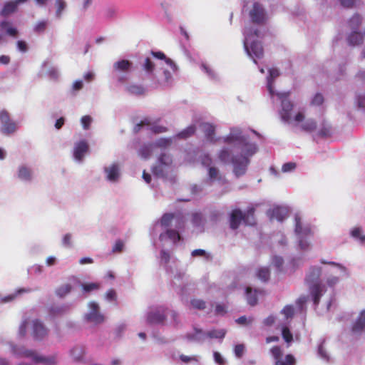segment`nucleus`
Here are the masks:
<instances>
[{
    "label": "nucleus",
    "mask_w": 365,
    "mask_h": 365,
    "mask_svg": "<svg viewBox=\"0 0 365 365\" xmlns=\"http://www.w3.org/2000/svg\"><path fill=\"white\" fill-rule=\"evenodd\" d=\"M282 337L285 340L286 342L289 343L293 340L292 334L291 333L289 329L287 327L282 328Z\"/></svg>",
    "instance_id": "nucleus-44"
},
{
    "label": "nucleus",
    "mask_w": 365,
    "mask_h": 365,
    "mask_svg": "<svg viewBox=\"0 0 365 365\" xmlns=\"http://www.w3.org/2000/svg\"><path fill=\"white\" fill-rule=\"evenodd\" d=\"M322 269L319 267H312L306 277V282L309 286L310 294L312 296L314 304H319L324 286L319 282Z\"/></svg>",
    "instance_id": "nucleus-2"
},
{
    "label": "nucleus",
    "mask_w": 365,
    "mask_h": 365,
    "mask_svg": "<svg viewBox=\"0 0 365 365\" xmlns=\"http://www.w3.org/2000/svg\"><path fill=\"white\" fill-rule=\"evenodd\" d=\"M357 103L359 107L365 108V96L359 95L357 96Z\"/></svg>",
    "instance_id": "nucleus-64"
},
{
    "label": "nucleus",
    "mask_w": 365,
    "mask_h": 365,
    "mask_svg": "<svg viewBox=\"0 0 365 365\" xmlns=\"http://www.w3.org/2000/svg\"><path fill=\"white\" fill-rule=\"evenodd\" d=\"M89 312L86 314L84 316L85 319L88 322L93 323L94 324H99L104 322V316L99 312V306L95 302H91L88 304Z\"/></svg>",
    "instance_id": "nucleus-7"
},
{
    "label": "nucleus",
    "mask_w": 365,
    "mask_h": 365,
    "mask_svg": "<svg viewBox=\"0 0 365 365\" xmlns=\"http://www.w3.org/2000/svg\"><path fill=\"white\" fill-rule=\"evenodd\" d=\"M351 235L353 237L356 239H359L361 242H365V235H361V229L359 227H355L354 228L351 232Z\"/></svg>",
    "instance_id": "nucleus-43"
},
{
    "label": "nucleus",
    "mask_w": 365,
    "mask_h": 365,
    "mask_svg": "<svg viewBox=\"0 0 365 365\" xmlns=\"http://www.w3.org/2000/svg\"><path fill=\"white\" fill-rule=\"evenodd\" d=\"M11 351L17 357L31 358L35 363H42L44 365H54L56 363L55 356H39L35 351L26 349L23 346H12Z\"/></svg>",
    "instance_id": "nucleus-4"
},
{
    "label": "nucleus",
    "mask_w": 365,
    "mask_h": 365,
    "mask_svg": "<svg viewBox=\"0 0 365 365\" xmlns=\"http://www.w3.org/2000/svg\"><path fill=\"white\" fill-rule=\"evenodd\" d=\"M249 14L251 21L254 24H263L266 21L267 16L265 10L262 5L258 2L254 3Z\"/></svg>",
    "instance_id": "nucleus-8"
},
{
    "label": "nucleus",
    "mask_w": 365,
    "mask_h": 365,
    "mask_svg": "<svg viewBox=\"0 0 365 365\" xmlns=\"http://www.w3.org/2000/svg\"><path fill=\"white\" fill-rule=\"evenodd\" d=\"M150 54L154 57V58H156L158 59H160V60H165L166 58V56L165 54L162 52V51H151L150 52Z\"/></svg>",
    "instance_id": "nucleus-59"
},
{
    "label": "nucleus",
    "mask_w": 365,
    "mask_h": 365,
    "mask_svg": "<svg viewBox=\"0 0 365 365\" xmlns=\"http://www.w3.org/2000/svg\"><path fill=\"white\" fill-rule=\"evenodd\" d=\"M72 289V287L69 284H63L59 287L56 290V293L58 296L63 297L68 294Z\"/></svg>",
    "instance_id": "nucleus-33"
},
{
    "label": "nucleus",
    "mask_w": 365,
    "mask_h": 365,
    "mask_svg": "<svg viewBox=\"0 0 365 365\" xmlns=\"http://www.w3.org/2000/svg\"><path fill=\"white\" fill-rule=\"evenodd\" d=\"M62 242L64 246L70 247L71 245V235L69 233L65 235Z\"/></svg>",
    "instance_id": "nucleus-61"
},
{
    "label": "nucleus",
    "mask_w": 365,
    "mask_h": 365,
    "mask_svg": "<svg viewBox=\"0 0 365 365\" xmlns=\"http://www.w3.org/2000/svg\"><path fill=\"white\" fill-rule=\"evenodd\" d=\"M31 292L30 289H25V288L19 289L14 294H9V295L5 297L4 298H3L2 302H11V301L14 300L19 294H21L22 293H26V292Z\"/></svg>",
    "instance_id": "nucleus-32"
},
{
    "label": "nucleus",
    "mask_w": 365,
    "mask_h": 365,
    "mask_svg": "<svg viewBox=\"0 0 365 365\" xmlns=\"http://www.w3.org/2000/svg\"><path fill=\"white\" fill-rule=\"evenodd\" d=\"M294 221V232L299 239V247L302 250H307L310 245V242L308 240L313 235L311 227L308 225L303 226L301 217L299 215H295Z\"/></svg>",
    "instance_id": "nucleus-3"
},
{
    "label": "nucleus",
    "mask_w": 365,
    "mask_h": 365,
    "mask_svg": "<svg viewBox=\"0 0 365 365\" xmlns=\"http://www.w3.org/2000/svg\"><path fill=\"white\" fill-rule=\"evenodd\" d=\"M9 36H12V37H16L17 35H18V30L14 28V27H12L11 26L8 27V29H6V32Z\"/></svg>",
    "instance_id": "nucleus-63"
},
{
    "label": "nucleus",
    "mask_w": 365,
    "mask_h": 365,
    "mask_svg": "<svg viewBox=\"0 0 365 365\" xmlns=\"http://www.w3.org/2000/svg\"><path fill=\"white\" fill-rule=\"evenodd\" d=\"M16 46L19 51L25 53L28 51V45L25 41L19 40L16 42Z\"/></svg>",
    "instance_id": "nucleus-54"
},
{
    "label": "nucleus",
    "mask_w": 365,
    "mask_h": 365,
    "mask_svg": "<svg viewBox=\"0 0 365 365\" xmlns=\"http://www.w3.org/2000/svg\"><path fill=\"white\" fill-rule=\"evenodd\" d=\"M166 319L165 309L160 308L155 312H151L148 314L147 321L150 324H163Z\"/></svg>",
    "instance_id": "nucleus-10"
},
{
    "label": "nucleus",
    "mask_w": 365,
    "mask_h": 365,
    "mask_svg": "<svg viewBox=\"0 0 365 365\" xmlns=\"http://www.w3.org/2000/svg\"><path fill=\"white\" fill-rule=\"evenodd\" d=\"M140 65L141 68L148 74H152L155 71V65L149 57H146Z\"/></svg>",
    "instance_id": "nucleus-25"
},
{
    "label": "nucleus",
    "mask_w": 365,
    "mask_h": 365,
    "mask_svg": "<svg viewBox=\"0 0 365 365\" xmlns=\"http://www.w3.org/2000/svg\"><path fill=\"white\" fill-rule=\"evenodd\" d=\"M295 364V359L292 354H287L285 356V361L282 358L275 361V365H294Z\"/></svg>",
    "instance_id": "nucleus-36"
},
{
    "label": "nucleus",
    "mask_w": 365,
    "mask_h": 365,
    "mask_svg": "<svg viewBox=\"0 0 365 365\" xmlns=\"http://www.w3.org/2000/svg\"><path fill=\"white\" fill-rule=\"evenodd\" d=\"M257 277L262 282H267L270 277L269 269L267 267H262L257 270Z\"/></svg>",
    "instance_id": "nucleus-31"
},
{
    "label": "nucleus",
    "mask_w": 365,
    "mask_h": 365,
    "mask_svg": "<svg viewBox=\"0 0 365 365\" xmlns=\"http://www.w3.org/2000/svg\"><path fill=\"white\" fill-rule=\"evenodd\" d=\"M159 161L162 165L168 166L172 163V158L169 155L163 153L159 157Z\"/></svg>",
    "instance_id": "nucleus-49"
},
{
    "label": "nucleus",
    "mask_w": 365,
    "mask_h": 365,
    "mask_svg": "<svg viewBox=\"0 0 365 365\" xmlns=\"http://www.w3.org/2000/svg\"><path fill=\"white\" fill-rule=\"evenodd\" d=\"M18 177L22 180L29 181L31 180V171L26 166H21L19 168Z\"/></svg>",
    "instance_id": "nucleus-29"
},
{
    "label": "nucleus",
    "mask_w": 365,
    "mask_h": 365,
    "mask_svg": "<svg viewBox=\"0 0 365 365\" xmlns=\"http://www.w3.org/2000/svg\"><path fill=\"white\" fill-rule=\"evenodd\" d=\"M132 67V63L128 60H120L113 64V69L118 72H128Z\"/></svg>",
    "instance_id": "nucleus-19"
},
{
    "label": "nucleus",
    "mask_w": 365,
    "mask_h": 365,
    "mask_svg": "<svg viewBox=\"0 0 365 365\" xmlns=\"http://www.w3.org/2000/svg\"><path fill=\"white\" fill-rule=\"evenodd\" d=\"M245 47L248 55L253 58V61L255 63H257L255 58H259L262 57L264 51L260 42L253 41L251 43L250 48L247 47L246 43H245Z\"/></svg>",
    "instance_id": "nucleus-9"
},
{
    "label": "nucleus",
    "mask_w": 365,
    "mask_h": 365,
    "mask_svg": "<svg viewBox=\"0 0 365 365\" xmlns=\"http://www.w3.org/2000/svg\"><path fill=\"white\" fill-rule=\"evenodd\" d=\"M201 128L205 133V135L207 140L210 142H215V127L208 123H204L201 124Z\"/></svg>",
    "instance_id": "nucleus-18"
},
{
    "label": "nucleus",
    "mask_w": 365,
    "mask_h": 365,
    "mask_svg": "<svg viewBox=\"0 0 365 365\" xmlns=\"http://www.w3.org/2000/svg\"><path fill=\"white\" fill-rule=\"evenodd\" d=\"M165 62L173 72H175L178 70L177 65L172 59L166 57Z\"/></svg>",
    "instance_id": "nucleus-58"
},
{
    "label": "nucleus",
    "mask_w": 365,
    "mask_h": 365,
    "mask_svg": "<svg viewBox=\"0 0 365 365\" xmlns=\"http://www.w3.org/2000/svg\"><path fill=\"white\" fill-rule=\"evenodd\" d=\"M246 150L244 154L233 155L231 163L233 165V173L237 178L244 175L250 164V158L257 151V147L254 144H245Z\"/></svg>",
    "instance_id": "nucleus-1"
},
{
    "label": "nucleus",
    "mask_w": 365,
    "mask_h": 365,
    "mask_svg": "<svg viewBox=\"0 0 365 365\" xmlns=\"http://www.w3.org/2000/svg\"><path fill=\"white\" fill-rule=\"evenodd\" d=\"M271 353L274 356L275 361L280 359L282 356V351L279 346H274L271 349Z\"/></svg>",
    "instance_id": "nucleus-48"
},
{
    "label": "nucleus",
    "mask_w": 365,
    "mask_h": 365,
    "mask_svg": "<svg viewBox=\"0 0 365 365\" xmlns=\"http://www.w3.org/2000/svg\"><path fill=\"white\" fill-rule=\"evenodd\" d=\"M269 215L271 220L282 222L288 215V210L283 207H275L269 210Z\"/></svg>",
    "instance_id": "nucleus-15"
},
{
    "label": "nucleus",
    "mask_w": 365,
    "mask_h": 365,
    "mask_svg": "<svg viewBox=\"0 0 365 365\" xmlns=\"http://www.w3.org/2000/svg\"><path fill=\"white\" fill-rule=\"evenodd\" d=\"M166 235L168 238L173 240L174 242H178L180 240L181 237L178 231L173 229H168L166 231Z\"/></svg>",
    "instance_id": "nucleus-38"
},
{
    "label": "nucleus",
    "mask_w": 365,
    "mask_h": 365,
    "mask_svg": "<svg viewBox=\"0 0 365 365\" xmlns=\"http://www.w3.org/2000/svg\"><path fill=\"white\" fill-rule=\"evenodd\" d=\"M243 212L240 209L233 210L230 215V227L232 230L239 228L241 222L243 221Z\"/></svg>",
    "instance_id": "nucleus-13"
},
{
    "label": "nucleus",
    "mask_w": 365,
    "mask_h": 365,
    "mask_svg": "<svg viewBox=\"0 0 365 365\" xmlns=\"http://www.w3.org/2000/svg\"><path fill=\"white\" fill-rule=\"evenodd\" d=\"M323 102H324L323 96L321 93H317L314 96V98L311 102V104L313 106H320L323 103Z\"/></svg>",
    "instance_id": "nucleus-51"
},
{
    "label": "nucleus",
    "mask_w": 365,
    "mask_h": 365,
    "mask_svg": "<svg viewBox=\"0 0 365 365\" xmlns=\"http://www.w3.org/2000/svg\"><path fill=\"white\" fill-rule=\"evenodd\" d=\"M262 292H258L257 289L252 291V288L248 287L246 288V298L247 303L251 306H255L257 304V294Z\"/></svg>",
    "instance_id": "nucleus-23"
},
{
    "label": "nucleus",
    "mask_w": 365,
    "mask_h": 365,
    "mask_svg": "<svg viewBox=\"0 0 365 365\" xmlns=\"http://www.w3.org/2000/svg\"><path fill=\"white\" fill-rule=\"evenodd\" d=\"M362 22V17L359 14H354L349 21V25L351 30H358Z\"/></svg>",
    "instance_id": "nucleus-27"
},
{
    "label": "nucleus",
    "mask_w": 365,
    "mask_h": 365,
    "mask_svg": "<svg viewBox=\"0 0 365 365\" xmlns=\"http://www.w3.org/2000/svg\"><path fill=\"white\" fill-rule=\"evenodd\" d=\"M282 312L287 319L293 317L294 314V309L292 305L285 306Z\"/></svg>",
    "instance_id": "nucleus-47"
},
{
    "label": "nucleus",
    "mask_w": 365,
    "mask_h": 365,
    "mask_svg": "<svg viewBox=\"0 0 365 365\" xmlns=\"http://www.w3.org/2000/svg\"><path fill=\"white\" fill-rule=\"evenodd\" d=\"M105 172L108 174L107 178L110 181H115L118 178L119 169L116 164H113L110 167L105 168Z\"/></svg>",
    "instance_id": "nucleus-24"
},
{
    "label": "nucleus",
    "mask_w": 365,
    "mask_h": 365,
    "mask_svg": "<svg viewBox=\"0 0 365 365\" xmlns=\"http://www.w3.org/2000/svg\"><path fill=\"white\" fill-rule=\"evenodd\" d=\"M190 304L195 309L199 310H203L206 307L205 302L199 299H192Z\"/></svg>",
    "instance_id": "nucleus-40"
},
{
    "label": "nucleus",
    "mask_w": 365,
    "mask_h": 365,
    "mask_svg": "<svg viewBox=\"0 0 365 365\" xmlns=\"http://www.w3.org/2000/svg\"><path fill=\"white\" fill-rule=\"evenodd\" d=\"M85 354L84 348L81 346H74L71 350V355L73 359L76 361H80L82 360Z\"/></svg>",
    "instance_id": "nucleus-26"
},
{
    "label": "nucleus",
    "mask_w": 365,
    "mask_h": 365,
    "mask_svg": "<svg viewBox=\"0 0 365 365\" xmlns=\"http://www.w3.org/2000/svg\"><path fill=\"white\" fill-rule=\"evenodd\" d=\"M46 26L47 22L46 21H41L36 24L34 30L36 33H43L46 30Z\"/></svg>",
    "instance_id": "nucleus-50"
},
{
    "label": "nucleus",
    "mask_w": 365,
    "mask_h": 365,
    "mask_svg": "<svg viewBox=\"0 0 365 365\" xmlns=\"http://www.w3.org/2000/svg\"><path fill=\"white\" fill-rule=\"evenodd\" d=\"M218 158H219L220 160L223 163L228 162V160L230 158V151L228 150V149L227 148L222 149L218 154Z\"/></svg>",
    "instance_id": "nucleus-41"
},
{
    "label": "nucleus",
    "mask_w": 365,
    "mask_h": 365,
    "mask_svg": "<svg viewBox=\"0 0 365 365\" xmlns=\"http://www.w3.org/2000/svg\"><path fill=\"white\" fill-rule=\"evenodd\" d=\"M196 131V127L194 125H191L180 133H178L177 137L180 139H187L190 136L193 135Z\"/></svg>",
    "instance_id": "nucleus-28"
},
{
    "label": "nucleus",
    "mask_w": 365,
    "mask_h": 365,
    "mask_svg": "<svg viewBox=\"0 0 365 365\" xmlns=\"http://www.w3.org/2000/svg\"><path fill=\"white\" fill-rule=\"evenodd\" d=\"M55 6L56 7V16L61 18L63 11L66 7V3L64 0H56Z\"/></svg>",
    "instance_id": "nucleus-35"
},
{
    "label": "nucleus",
    "mask_w": 365,
    "mask_h": 365,
    "mask_svg": "<svg viewBox=\"0 0 365 365\" xmlns=\"http://www.w3.org/2000/svg\"><path fill=\"white\" fill-rule=\"evenodd\" d=\"M365 331V310L360 312L358 318L351 327V332L354 334H360Z\"/></svg>",
    "instance_id": "nucleus-14"
},
{
    "label": "nucleus",
    "mask_w": 365,
    "mask_h": 365,
    "mask_svg": "<svg viewBox=\"0 0 365 365\" xmlns=\"http://www.w3.org/2000/svg\"><path fill=\"white\" fill-rule=\"evenodd\" d=\"M202 222V215L200 212H195L192 215V223L195 226H200Z\"/></svg>",
    "instance_id": "nucleus-46"
},
{
    "label": "nucleus",
    "mask_w": 365,
    "mask_h": 365,
    "mask_svg": "<svg viewBox=\"0 0 365 365\" xmlns=\"http://www.w3.org/2000/svg\"><path fill=\"white\" fill-rule=\"evenodd\" d=\"M234 351L236 356L241 358L245 351V346L243 344H237L235 346Z\"/></svg>",
    "instance_id": "nucleus-55"
},
{
    "label": "nucleus",
    "mask_w": 365,
    "mask_h": 365,
    "mask_svg": "<svg viewBox=\"0 0 365 365\" xmlns=\"http://www.w3.org/2000/svg\"><path fill=\"white\" fill-rule=\"evenodd\" d=\"M208 175L211 180H220L221 176L219 174V170L215 167H210L208 170Z\"/></svg>",
    "instance_id": "nucleus-45"
},
{
    "label": "nucleus",
    "mask_w": 365,
    "mask_h": 365,
    "mask_svg": "<svg viewBox=\"0 0 365 365\" xmlns=\"http://www.w3.org/2000/svg\"><path fill=\"white\" fill-rule=\"evenodd\" d=\"M302 128L307 132L314 131L317 128V122L313 119H309L302 125Z\"/></svg>",
    "instance_id": "nucleus-34"
},
{
    "label": "nucleus",
    "mask_w": 365,
    "mask_h": 365,
    "mask_svg": "<svg viewBox=\"0 0 365 365\" xmlns=\"http://www.w3.org/2000/svg\"><path fill=\"white\" fill-rule=\"evenodd\" d=\"M341 5L346 9H351L355 5V0H339Z\"/></svg>",
    "instance_id": "nucleus-56"
},
{
    "label": "nucleus",
    "mask_w": 365,
    "mask_h": 365,
    "mask_svg": "<svg viewBox=\"0 0 365 365\" xmlns=\"http://www.w3.org/2000/svg\"><path fill=\"white\" fill-rule=\"evenodd\" d=\"M201 68L202 71L206 73L209 76L213 78L214 77V72L206 64L202 63L201 65Z\"/></svg>",
    "instance_id": "nucleus-62"
},
{
    "label": "nucleus",
    "mask_w": 365,
    "mask_h": 365,
    "mask_svg": "<svg viewBox=\"0 0 365 365\" xmlns=\"http://www.w3.org/2000/svg\"><path fill=\"white\" fill-rule=\"evenodd\" d=\"M293 103L288 99L284 98L282 100V110L280 111V116L283 121L290 123L292 120L291 112L293 109Z\"/></svg>",
    "instance_id": "nucleus-11"
},
{
    "label": "nucleus",
    "mask_w": 365,
    "mask_h": 365,
    "mask_svg": "<svg viewBox=\"0 0 365 365\" xmlns=\"http://www.w3.org/2000/svg\"><path fill=\"white\" fill-rule=\"evenodd\" d=\"M1 132L6 135L14 133L18 126L16 122L11 119L9 112L6 110L0 111Z\"/></svg>",
    "instance_id": "nucleus-5"
},
{
    "label": "nucleus",
    "mask_w": 365,
    "mask_h": 365,
    "mask_svg": "<svg viewBox=\"0 0 365 365\" xmlns=\"http://www.w3.org/2000/svg\"><path fill=\"white\" fill-rule=\"evenodd\" d=\"M88 150V145L86 140L77 143L74 147L73 155L78 160H81Z\"/></svg>",
    "instance_id": "nucleus-16"
},
{
    "label": "nucleus",
    "mask_w": 365,
    "mask_h": 365,
    "mask_svg": "<svg viewBox=\"0 0 365 365\" xmlns=\"http://www.w3.org/2000/svg\"><path fill=\"white\" fill-rule=\"evenodd\" d=\"M126 91L131 95L143 96L146 93V88L140 84H131L126 87Z\"/></svg>",
    "instance_id": "nucleus-21"
},
{
    "label": "nucleus",
    "mask_w": 365,
    "mask_h": 365,
    "mask_svg": "<svg viewBox=\"0 0 365 365\" xmlns=\"http://www.w3.org/2000/svg\"><path fill=\"white\" fill-rule=\"evenodd\" d=\"M165 62L173 72H175L178 70L177 65L172 59L166 57Z\"/></svg>",
    "instance_id": "nucleus-57"
},
{
    "label": "nucleus",
    "mask_w": 365,
    "mask_h": 365,
    "mask_svg": "<svg viewBox=\"0 0 365 365\" xmlns=\"http://www.w3.org/2000/svg\"><path fill=\"white\" fill-rule=\"evenodd\" d=\"M269 77L268 78L267 87L271 93H272V83L274 78L279 76V71L277 68H272L269 70Z\"/></svg>",
    "instance_id": "nucleus-30"
},
{
    "label": "nucleus",
    "mask_w": 365,
    "mask_h": 365,
    "mask_svg": "<svg viewBox=\"0 0 365 365\" xmlns=\"http://www.w3.org/2000/svg\"><path fill=\"white\" fill-rule=\"evenodd\" d=\"M82 289L86 292H90L93 290H97L100 288V284L96 282L86 283L81 285Z\"/></svg>",
    "instance_id": "nucleus-39"
},
{
    "label": "nucleus",
    "mask_w": 365,
    "mask_h": 365,
    "mask_svg": "<svg viewBox=\"0 0 365 365\" xmlns=\"http://www.w3.org/2000/svg\"><path fill=\"white\" fill-rule=\"evenodd\" d=\"M319 134L323 137L330 136L331 134V128L329 125L326 124L324 122L322 123V127L320 129Z\"/></svg>",
    "instance_id": "nucleus-42"
},
{
    "label": "nucleus",
    "mask_w": 365,
    "mask_h": 365,
    "mask_svg": "<svg viewBox=\"0 0 365 365\" xmlns=\"http://www.w3.org/2000/svg\"><path fill=\"white\" fill-rule=\"evenodd\" d=\"M255 209L250 207L246 212L243 213V222L247 225L253 226L256 224L255 218Z\"/></svg>",
    "instance_id": "nucleus-22"
},
{
    "label": "nucleus",
    "mask_w": 365,
    "mask_h": 365,
    "mask_svg": "<svg viewBox=\"0 0 365 365\" xmlns=\"http://www.w3.org/2000/svg\"><path fill=\"white\" fill-rule=\"evenodd\" d=\"M226 331L224 329L216 330L213 329L205 333L202 329L195 328V333L193 334L187 335V338L191 340H202L205 336L213 339H223L225 336Z\"/></svg>",
    "instance_id": "nucleus-6"
},
{
    "label": "nucleus",
    "mask_w": 365,
    "mask_h": 365,
    "mask_svg": "<svg viewBox=\"0 0 365 365\" xmlns=\"http://www.w3.org/2000/svg\"><path fill=\"white\" fill-rule=\"evenodd\" d=\"M296 168V163L292 162L286 163L282 165V170L284 173L293 171Z\"/></svg>",
    "instance_id": "nucleus-53"
},
{
    "label": "nucleus",
    "mask_w": 365,
    "mask_h": 365,
    "mask_svg": "<svg viewBox=\"0 0 365 365\" xmlns=\"http://www.w3.org/2000/svg\"><path fill=\"white\" fill-rule=\"evenodd\" d=\"M347 41L351 46H359L363 43L364 37L361 32L356 30L349 35Z\"/></svg>",
    "instance_id": "nucleus-17"
},
{
    "label": "nucleus",
    "mask_w": 365,
    "mask_h": 365,
    "mask_svg": "<svg viewBox=\"0 0 365 365\" xmlns=\"http://www.w3.org/2000/svg\"><path fill=\"white\" fill-rule=\"evenodd\" d=\"M82 125L84 129L87 130L89 128L92 121V118L90 115H84L81 119Z\"/></svg>",
    "instance_id": "nucleus-52"
},
{
    "label": "nucleus",
    "mask_w": 365,
    "mask_h": 365,
    "mask_svg": "<svg viewBox=\"0 0 365 365\" xmlns=\"http://www.w3.org/2000/svg\"><path fill=\"white\" fill-rule=\"evenodd\" d=\"M48 334V329L39 321L35 320L33 322L32 335L34 339L41 340Z\"/></svg>",
    "instance_id": "nucleus-12"
},
{
    "label": "nucleus",
    "mask_w": 365,
    "mask_h": 365,
    "mask_svg": "<svg viewBox=\"0 0 365 365\" xmlns=\"http://www.w3.org/2000/svg\"><path fill=\"white\" fill-rule=\"evenodd\" d=\"M17 2L14 1H11L5 3L3 9H1L0 14L2 16H8L10 14H13L17 9Z\"/></svg>",
    "instance_id": "nucleus-20"
},
{
    "label": "nucleus",
    "mask_w": 365,
    "mask_h": 365,
    "mask_svg": "<svg viewBox=\"0 0 365 365\" xmlns=\"http://www.w3.org/2000/svg\"><path fill=\"white\" fill-rule=\"evenodd\" d=\"M272 262L276 267L280 268L284 263V260L281 257L275 256L273 258Z\"/></svg>",
    "instance_id": "nucleus-60"
},
{
    "label": "nucleus",
    "mask_w": 365,
    "mask_h": 365,
    "mask_svg": "<svg viewBox=\"0 0 365 365\" xmlns=\"http://www.w3.org/2000/svg\"><path fill=\"white\" fill-rule=\"evenodd\" d=\"M174 218V215L173 213H165L164 214L160 220V224L163 227H168L170 225L173 220Z\"/></svg>",
    "instance_id": "nucleus-37"
}]
</instances>
